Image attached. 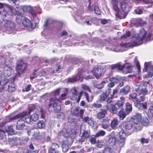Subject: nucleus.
<instances>
[{
	"label": "nucleus",
	"instance_id": "obj_13",
	"mask_svg": "<svg viewBox=\"0 0 153 153\" xmlns=\"http://www.w3.org/2000/svg\"><path fill=\"white\" fill-rule=\"evenodd\" d=\"M121 7L122 10L123 11V15L122 16H120L122 18H125L129 11V8L128 6L126 4L122 3L121 4Z\"/></svg>",
	"mask_w": 153,
	"mask_h": 153
},
{
	"label": "nucleus",
	"instance_id": "obj_46",
	"mask_svg": "<svg viewBox=\"0 0 153 153\" xmlns=\"http://www.w3.org/2000/svg\"><path fill=\"white\" fill-rule=\"evenodd\" d=\"M130 32L129 31H127L125 34L123 35V36L121 37V38L123 39L127 38V37H129L130 36Z\"/></svg>",
	"mask_w": 153,
	"mask_h": 153
},
{
	"label": "nucleus",
	"instance_id": "obj_50",
	"mask_svg": "<svg viewBox=\"0 0 153 153\" xmlns=\"http://www.w3.org/2000/svg\"><path fill=\"white\" fill-rule=\"evenodd\" d=\"M82 87L84 90L89 91L90 92H91V91L89 87L86 85L84 84L82 85Z\"/></svg>",
	"mask_w": 153,
	"mask_h": 153
},
{
	"label": "nucleus",
	"instance_id": "obj_48",
	"mask_svg": "<svg viewBox=\"0 0 153 153\" xmlns=\"http://www.w3.org/2000/svg\"><path fill=\"white\" fill-rule=\"evenodd\" d=\"M94 12L95 13L98 15H100V11L99 10V7L97 6L95 7V8L94 9Z\"/></svg>",
	"mask_w": 153,
	"mask_h": 153
},
{
	"label": "nucleus",
	"instance_id": "obj_17",
	"mask_svg": "<svg viewBox=\"0 0 153 153\" xmlns=\"http://www.w3.org/2000/svg\"><path fill=\"white\" fill-rule=\"evenodd\" d=\"M12 68L11 67L7 66H5L4 68V75L6 77L9 76L10 75Z\"/></svg>",
	"mask_w": 153,
	"mask_h": 153
},
{
	"label": "nucleus",
	"instance_id": "obj_54",
	"mask_svg": "<svg viewBox=\"0 0 153 153\" xmlns=\"http://www.w3.org/2000/svg\"><path fill=\"white\" fill-rule=\"evenodd\" d=\"M93 106L96 108H100L101 107V105L100 104L94 103L93 104Z\"/></svg>",
	"mask_w": 153,
	"mask_h": 153
},
{
	"label": "nucleus",
	"instance_id": "obj_12",
	"mask_svg": "<svg viewBox=\"0 0 153 153\" xmlns=\"http://www.w3.org/2000/svg\"><path fill=\"white\" fill-rule=\"evenodd\" d=\"M104 109H102L97 114V117L98 119H101L105 117L107 113V111L108 109V106L106 105L104 107Z\"/></svg>",
	"mask_w": 153,
	"mask_h": 153
},
{
	"label": "nucleus",
	"instance_id": "obj_8",
	"mask_svg": "<svg viewBox=\"0 0 153 153\" xmlns=\"http://www.w3.org/2000/svg\"><path fill=\"white\" fill-rule=\"evenodd\" d=\"M105 71V68L101 66L98 65L95 67L94 70L91 71V72L97 78L103 75Z\"/></svg>",
	"mask_w": 153,
	"mask_h": 153
},
{
	"label": "nucleus",
	"instance_id": "obj_16",
	"mask_svg": "<svg viewBox=\"0 0 153 153\" xmlns=\"http://www.w3.org/2000/svg\"><path fill=\"white\" fill-rule=\"evenodd\" d=\"M80 135L82 138L80 140V141L82 142L84 141V139L87 138L89 137V133L87 131H81Z\"/></svg>",
	"mask_w": 153,
	"mask_h": 153
},
{
	"label": "nucleus",
	"instance_id": "obj_51",
	"mask_svg": "<svg viewBox=\"0 0 153 153\" xmlns=\"http://www.w3.org/2000/svg\"><path fill=\"white\" fill-rule=\"evenodd\" d=\"M145 97L143 96H141L139 97V99L137 98L136 100V102H137V101H139V102H141L145 100Z\"/></svg>",
	"mask_w": 153,
	"mask_h": 153
},
{
	"label": "nucleus",
	"instance_id": "obj_21",
	"mask_svg": "<svg viewBox=\"0 0 153 153\" xmlns=\"http://www.w3.org/2000/svg\"><path fill=\"white\" fill-rule=\"evenodd\" d=\"M135 106L138 108L140 109H146L147 107V103H141L139 101L135 102Z\"/></svg>",
	"mask_w": 153,
	"mask_h": 153
},
{
	"label": "nucleus",
	"instance_id": "obj_28",
	"mask_svg": "<svg viewBox=\"0 0 153 153\" xmlns=\"http://www.w3.org/2000/svg\"><path fill=\"white\" fill-rule=\"evenodd\" d=\"M120 100H118L117 103L115 104L117 107H118L119 109L122 107L123 105L125 100V97H121L120 98Z\"/></svg>",
	"mask_w": 153,
	"mask_h": 153
},
{
	"label": "nucleus",
	"instance_id": "obj_5",
	"mask_svg": "<svg viewBox=\"0 0 153 153\" xmlns=\"http://www.w3.org/2000/svg\"><path fill=\"white\" fill-rule=\"evenodd\" d=\"M87 73V71L79 72L76 77L68 79V82H73L78 80L82 82L83 80L82 77H83L85 79H90L93 78L92 76L90 75L85 76Z\"/></svg>",
	"mask_w": 153,
	"mask_h": 153
},
{
	"label": "nucleus",
	"instance_id": "obj_19",
	"mask_svg": "<svg viewBox=\"0 0 153 153\" xmlns=\"http://www.w3.org/2000/svg\"><path fill=\"white\" fill-rule=\"evenodd\" d=\"M111 92V89L108 88L106 92L104 93L100 96V99L102 101H105L107 98L108 96V94L110 93Z\"/></svg>",
	"mask_w": 153,
	"mask_h": 153
},
{
	"label": "nucleus",
	"instance_id": "obj_44",
	"mask_svg": "<svg viewBox=\"0 0 153 153\" xmlns=\"http://www.w3.org/2000/svg\"><path fill=\"white\" fill-rule=\"evenodd\" d=\"M137 95V94L134 93H131L129 95V98H130L133 99H135L136 101V100L137 99V98H136Z\"/></svg>",
	"mask_w": 153,
	"mask_h": 153
},
{
	"label": "nucleus",
	"instance_id": "obj_11",
	"mask_svg": "<svg viewBox=\"0 0 153 153\" xmlns=\"http://www.w3.org/2000/svg\"><path fill=\"white\" fill-rule=\"evenodd\" d=\"M9 143L11 146H14L22 144L21 140L18 138L13 137L9 138Z\"/></svg>",
	"mask_w": 153,
	"mask_h": 153
},
{
	"label": "nucleus",
	"instance_id": "obj_64",
	"mask_svg": "<svg viewBox=\"0 0 153 153\" xmlns=\"http://www.w3.org/2000/svg\"><path fill=\"white\" fill-rule=\"evenodd\" d=\"M109 121V119L107 117H104L103 119L101 120V122L104 123L106 122H107Z\"/></svg>",
	"mask_w": 153,
	"mask_h": 153
},
{
	"label": "nucleus",
	"instance_id": "obj_10",
	"mask_svg": "<svg viewBox=\"0 0 153 153\" xmlns=\"http://www.w3.org/2000/svg\"><path fill=\"white\" fill-rule=\"evenodd\" d=\"M4 26L7 30L10 31L9 33H14L13 31L14 29L15 25L14 23L10 20L7 21L4 24Z\"/></svg>",
	"mask_w": 153,
	"mask_h": 153
},
{
	"label": "nucleus",
	"instance_id": "obj_25",
	"mask_svg": "<svg viewBox=\"0 0 153 153\" xmlns=\"http://www.w3.org/2000/svg\"><path fill=\"white\" fill-rule=\"evenodd\" d=\"M130 89V87L128 85L126 86L121 89L120 91V94L126 95L128 93Z\"/></svg>",
	"mask_w": 153,
	"mask_h": 153
},
{
	"label": "nucleus",
	"instance_id": "obj_42",
	"mask_svg": "<svg viewBox=\"0 0 153 153\" xmlns=\"http://www.w3.org/2000/svg\"><path fill=\"white\" fill-rule=\"evenodd\" d=\"M26 113V114H27V113ZM27 116V115H26V116L23 117L24 118H25V121L26 122L28 123V124H29V123H30L31 121H32V120H31V117H26Z\"/></svg>",
	"mask_w": 153,
	"mask_h": 153
},
{
	"label": "nucleus",
	"instance_id": "obj_32",
	"mask_svg": "<svg viewBox=\"0 0 153 153\" xmlns=\"http://www.w3.org/2000/svg\"><path fill=\"white\" fill-rule=\"evenodd\" d=\"M108 143L111 144V145H118L117 143V141L116 142L115 138L114 137H111L109 138L108 140Z\"/></svg>",
	"mask_w": 153,
	"mask_h": 153
},
{
	"label": "nucleus",
	"instance_id": "obj_29",
	"mask_svg": "<svg viewBox=\"0 0 153 153\" xmlns=\"http://www.w3.org/2000/svg\"><path fill=\"white\" fill-rule=\"evenodd\" d=\"M59 146L58 144L56 143H52L50 149V152H51L52 151H56V152H57V150H59Z\"/></svg>",
	"mask_w": 153,
	"mask_h": 153
},
{
	"label": "nucleus",
	"instance_id": "obj_6",
	"mask_svg": "<svg viewBox=\"0 0 153 153\" xmlns=\"http://www.w3.org/2000/svg\"><path fill=\"white\" fill-rule=\"evenodd\" d=\"M143 117L140 113H137L133 117V123H134V127L137 131L141 129L142 126L141 125V121Z\"/></svg>",
	"mask_w": 153,
	"mask_h": 153
},
{
	"label": "nucleus",
	"instance_id": "obj_14",
	"mask_svg": "<svg viewBox=\"0 0 153 153\" xmlns=\"http://www.w3.org/2000/svg\"><path fill=\"white\" fill-rule=\"evenodd\" d=\"M135 90L137 92L140 91L141 93L144 95H146L148 93V90L144 86L140 85L137 86L135 88Z\"/></svg>",
	"mask_w": 153,
	"mask_h": 153
},
{
	"label": "nucleus",
	"instance_id": "obj_37",
	"mask_svg": "<svg viewBox=\"0 0 153 153\" xmlns=\"http://www.w3.org/2000/svg\"><path fill=\"white\" fill-rule=\"evenodd\" d=\"M2 18L4 20V19H5L6 18H10L12 17V16L10 15L9 14H8L5 11H3L2 12Z\"/></svg>",
	"mask_w": 153,
	"mask_h": 153
},
{
	"label": "nucleus",
	"instance_id": "obj_57",
	"mask_svg": "<svg viewBox=\"0 0 153 153\" xmlns=\"http://www.w3.org/2000/svg\"><path fill=\"white\" fill-rule=\"evenodd\" d=\"M84 111V109H81L79 111V115L82 118L83 117Z\"/></svg>",
	"mask_w": 153,
	"mask_h": 153
},
{
	"label": "nucleus",
	"instance_id": "obj_2",
	"mask_svg": "<svg viewBox=\"0 0 153 153\" xmlns=\"http://www.w3.org/2000/svg\"><path fill=\"white\" fill-rule=\"evenodd\" d=\"M66 96L67 94L64 93L61 94L58 100H56L55 98H51L49 104V107H52L55 111L59 112L61 110V107L60 105H57V102L66 99Z\"/></svg>",
	"mask_w": 153,
	"mask_h": 153
},
{
	"label": "nucleus",
	"instance_id": "obj_35",
	"mask_svg": "<svg viewBox=\"0 0 153 153\" xmlns=\"http://www.w3.org/2000/svg\"><path fill=\"white\" fill-rule=\"evenodd\" d=\"M149 121L146 118H144L143 117L142 120L141 121V125L142 124L145 126H147L149 125Z\"/></svg>",
	"mask_w": 153,
	"mask_h": 153
},
{
	"label": "nucleus",
	"instance_id": "obj_27",
	"mask_svg": "<svg viewBox=\"0 0 153 153\" xmlns=\"http://www.w3.org/2000/svg\"><path fill=\"white\" fill-rule=\"evenodd\" d=\"M119 121L116 119H114L111 122L110 125L112 129H115L118 125Z\"/></svg>",
	"mask_w": 153,
	"mask_h": 153
},
{
	"label": "nucleus",
	"instance_id": "obj_56",
	"mask_svg": "<svg viewBox=\"0 0 153 153\" xmlns=\"http://www.w3.org/2000/svg\"><path fill=\"white\" fill-rule=\"evenodd\" d=\"M90 141L92 144H94L96 142V139L95 138L92 137L90 138Z\"/></svg>",
	"mask_w": 153,
	"mask_h": 153
},
{
	"label": "nucleus",
	"instance_id": "obj_61",
	"mask_svg": "<svg viewBox=\"0 0 153 153\" xmlns=\"http://www.w3.org/2000/svg\"><path fill=\"white\" fill-rule=\"evenodd\" d=\"M149 113H150L152 117H153V106L150 107L149 108Z\"/></svg>",
	"mask_w": 153,
	"mask_h": 153
},
{
	"label": "nucleus",
	"instance_id": "obj_20",
	"mask_svg": "<svg viewBox=\"0 0 153 153\" xmlns=\"http://www.w3.org/2000/svg\"><path fill=\"white\" fill-rule=\"evenodd\" d=\"M108 110H109L111 112L114 114H116L117 113V110L119 108L118 107L115 105L111 104L110 105L109 107H108Z\"/></svg>",
	"mask_w": 153,
	"mask_h": 153
},
{
	"label": "nucleus",
	"instance_id": "obj_4",
	"mask_svg": "<svg viewBox=\"0 0 153 153\" xmlns=\"http://www.w3.org/2000/svg\"><path fill=\"white\" fill-rule=\"evenodd\" d=\"M16 20L18 23H22L25 27L33 29L36 25L35 24L34 25L28 19L22 15L17 16L16 18Z\"/></svg>",
	"mask_w": 153,
	"mask_h": 153
},
{
	"label": "nucleus",
	"instance_id": "obj_41",
	"mask_svg": "<svg viewBox=\"0 0 153 153\" xmlns=\"http://www.w3.org/2000/svg\"><path fill=\"white\" fill-rule=\"evenodd\" d=\"M38 127L39 128H42L44 127L45 125L43 121H39L37 124Z\"/></svg>",
	"mask_w": 153,
	"mask_h": 153
},
{
	"label": "nucleus",
	"instance_id": "obj_52",
	"mask_svg": "<svg viewBox=\"0 0 153 153\" xmlns=\"http://www.w3.org/2000/svg\"><path fill=\"white\" fill-rule=\"evenodd\" d=\"M134 12L138 14H140L143 13V10L141 9H137L134 10Z\"/></svg>",
	"mask_w": 153,
	"mask_h": 153
},
{
	"label": "nucleus",
	"instance_id": "obj_40",
	"mask_svg": "<svg viewBox=\"0 0 153 153\" xmlns=\"http://www.w3.org/2000/svg\"><path fill=\"white\" fill-rule=\"evenodd\" d=\"M105 132L103 130H100L98 131L95 135L96 137H98L100 136H104L105 134Z\"/></svg>",
	"mask_w": 153,
	"mask_h": 153
},
{
	"label": "nucleus",
	"instance_id": "obj_55",
	"mask_svg": "<svg viewBox=\"0 0 153 153\" xmlns=\"http://www.w3.org/2000/svg\"><path fill=\"white\" fill-rule=\"evenodd\" d=\"M126 69L127 70L126 73H130L131 71V70H132V67L130 66H127L126 68Z\"/></svg>",
	"mask_w": 153,
	"mask_h": 153
},
{
	"label": "nucleus",
	"instance_id": "obj_23",
	"mask_svg": "<svg viewBox=\"0 0 153 153\" xmlns=\"http://www.w3.org/2000/svg\"><path fill=\"white\" fill-rule=\"evenodd\" d=\"M5 129L9 135H13L15 134L12 126H8L5 128Z\"/></svg>",
	"mask_w": 153,
	"mask_h": 153
},
{
	"label": "nucleus",
	"instance_id": "obj_7",
	"mask_svg": "<svg viewBox=\"0 0 153 153\" xmlns=\"http://www.w3.org/2000/svg\"><path fill=\"white\" fill-rule=\"evenodd\" d=\"M118 137L119 138L117 143H118L119 146L117 147V149L115 153H118L120 147H122L124 144L126 137V135L124 131L122 130L119 132Z\"/></svg>",
	"mask_w": 153,
	"mask_h": 153
},
{
	"label": "nucleus",
	"instance_id": "obj_30",
	"mask_svg": "<svg viewBox=\"0 0 153 153\" xmlns=\"http://www.w3.org/2000/svg\"><path fill=\"white\" fill-rule=\"evenodd\" d=\"M112 3L114 10L117 12H118L119 9L118 7V2L117 0H112Z\"/></svg>",
	"mask_w": 153,
	"mask_h": 153
},
{
	"label": "nucleus",
	"instance_id": "obj_53",
	"mask_svg": "<svg viewBox=\"0 0 153 153\" xmlns=\"http://www.w3.org/2000/svg\"><path fill=\"white\" fill-rule=\"evenodd\" d=\"M88 124L90 126L92 127H94V121L91 119L89 120L88 123Z\"/></svg>",
	"mask_w": 153,
	"mask_h": 153
},
{
	"label": "nucleus",
	"instance_id": "obj_15",
	"mask_svg": "<svg viewBox=\"0 0 153 153\" xmlns=\"http://www.w3.org/2000/svg\"><path fill=\"white\" fill-rule=\"evenodd\" d=\"M7 8L9 10V11L11 12L12 13L18 15H22L21 12L19 11L18 8L17 7H16V8L12 6H7Z\"/></svg>",
	"mask_w": 153,
	"mask_h": 153
},
{
	"label": "nucleus",
	"instance_id": "obj_31",
	"mask_svg": "<svg viewBox=\"0 0 153 153\" xmlns=\"http://www.w3.org/2000/svg\"><path fill=\"white\" fill-rule=\"evenodd\" d=\"M145 22L143 21L141 19H138L136 20V22L134 24V25L136 27L139 26H142L145 24Z\"/></svg>",
	"mask_w": 153,
	"mask_h": 153
},
{
	"label": "nucleus",
	"instance_id": "obj_24",
	"mask_svg": "<svg viewBox=\"0 0 153 153\" xmlns=\"http://www.w3.org/2000/svg\"><path fill=\"white\" fill-rule=\"evenodd\" d=\"M71 113L77 116L79 115V108L78 107H73L71 110Z\"/></svg>",
	"mask_w": 153,
	"mask_h": 153
},
{
	"label": "nucleus",
	"instance_id": "obj_49",
	"mask_svg": "<svg viewBox=\"0 0 153 153\" xmlns=\"http://www.w3.org/2000/svg\"><path fill=\"white\" fill-rule=\"evenodd\" d=\"M140 142L142 143H148L149 142V140L147 139H145L144 138H142L140 139Z\"/></svg>",
	"mask_w": 153,
	"mask_h": 153
},
{
	"label": "nucleus",
	"instance_id": "obj_43",
	"mask_svg": "<svg viewBox=\"0 0 153 153\" xmlns=\"http://www.w3.org/2000/svg\"><path fill=\"white\" fill-rule=\"evenodd\" d=\"M8 82V80L6 78H4L0 81V85H3L6 84Z\"/></svg>",
	"mask_w": 153,
	"mask_h": 153
},
{
	"label": "nucleus",
	"instance_id": "obj_47",
	"mask_svg": "<svg viewBox=\"0 0 153 153\" xmlns=\"http://www.w3.org/2000/svg\"><path fill=\"white\" fill-rule=\"evenodd\" d=\"M109 80L111 82H113L114 83H117L119 82V80L118 79H117V78H116L114 77H112L110 78Z\"/></svg>",
	"mask_w": 153,
	"mask_h": 153
},
{
	"label": "nucleus",
	"instance_id": "obj_34",
	"mask_svg": "<svg viewBox=\"0 0 153 153\" xmlns=\"http://www.w3.org/2000/svg\"><path fill=\"white\" fill-rule=\"evenodd\" d=\"M84 95L87 101L88 102H91L92 101L94 97V96H93L91 95L90 96L86 92H85L84 93Z\"/></svg>",
	"mask_w": 153,
	"mask_h": 153
},
{
	"label": "nucleus",
	"instance_id": "obj_26",
	"mask_svg": "<svg viewBox=\"0 0 153 153\" xmlns=\"http://www.w3.org/2000/svg\"><path fill=\"white\" fill-rule=\"evenodd\" d=\"M132 122V121H127L124 123V125L126 129L128 130L131 129L133 126Z\"/></svg>",
	"mask_w": 153,
	"mask_h": 153
},
{
	"label": "nucleus",
	"instance_id": "obj_39",
	"mask_svg": "<svg viewBox=\"0 0 153 153\" xmlns=\"http://www.w3.org/2000/svg\"><path fill=\"white\" fill-rule=\"evenodd\" d=\"M30 117H31L32 121L34 122L38 120L39 117L38 115L36 114H33L30 116Z\"/></svg>",
	"mask_w": 153,
	"mask_h": 153
},
{
	"label": "nucleus",
	"instance_id": "obj_60",
	"mask_svg": "<svg viewBox=\"0 0 153 153\" xmlns=\"http://www.w3.org/2000/svg\"><path fill=\"white\" fill-rule=\"evenodd\" d=\"M4 133L3 131L0 130V140L3 138L4 137Z\"/></svg>",
	"mask_w": 153,
	"mask_h": 153
},
{
	"label": "nucleus",
	"instance_id": "obj_59",
	"mask_svg": "<svg viewBox=\"0 0 153 153\" xmlns=\"http://www.w3.org/2000/svg\"><path fill=\"white\" fill-rule=\"evenodd\" d=\"M15 89L16 88H15L13 87V88H12L11 86H8V90L9 91L13 92L14 91Z\"/></svg>",
	"mask_w": 153,
	"mask_h": 153
},
{
	"label": "nucleus",
	"instance_id": "obj_9",
	"mask_svg": "<svg viewBox=\"0 0 153 153\" xmlns=\"http://www.w3.org/2000/svg\"><path fill=\"white\" fill-rule=\"evenodd\" d=\"M145 68L149 71L146 76L147 77H151L153 76V68L151 66H153L150 62H146L144 63Z\"/></svg>",
	"mask_w": 153,
	"mask_h": 153
},
{
	"label": "nucleus",
	"instance_id": "obj_62",
	"mask_svg": "<svg viewBox=\"0 0 153 153\" xmlns=\"http://www.w3.org/2000/svg\"><path fill=\"white\" fill-rule=\"evenodd\" d=\"M102 128L104 129H106L108 127V125L106 123H103L102 124Z\"/></svg>",
	"mask_w": 153,
	"mask_h": 153
},
{
	"label": "nucleus",
	"instance_id": "obj_22",
	"mask_svg": "<svg viewBox=\"0 0 153 153\" xmlns=\"http://www.w3.org/2000/svg\"><path fill=\"white\" fill-rule=\"evenodd\" d=\"M125 67L124 65H121L120 63H117L116 64L113 65L111 66V69L115 68H117L119 70H122Z\"/></svg>",
	"mask_w": 153,
	"mask_h": 153
},
{
	"label": "nucleus",
	"instance_id": "obj_63",
	"mask_svg": "<svg viewBox=\"0 0 153 153\" xmlns=\"http://www.w3.org/2000/svg\"><path fill=\"white\" fill-rule=\"evenodd\" d=\"M118 91V89L117 88H115L113 90V92L112 94H111V95H112V96L114 95L115 94L117 93Z\"/></svg>",
	"mask_w": 153,
	"mask_h": 153
},
{
	"label": "nucleus",
	"instance_id": "obj_58",
	"mask_svg": "<svg viewBox=\"0 0 153 153\" xmlns=\"http://www.w3.org/2000/svg\"><path fill=\"white\" fill-rule=\"evenodd\" d=\"M30 12L33 16H36L37 14V13L33 10L32 8L31 9V10H30Z\"/></svg>",
	"mask_w": 153,
	"mask_h": 153
},
{
	"label": "nucleus",
	"instance_id": "obj_3",
	"mask_svg": "<svg viewBox=\"0 0 153 153\" xmlns=\"http://www.w3.org/2000/svg\"><path fill=\"white\" fill-rule=\"evenodd\" d=\"M26 115V112H24L22 113L17 115L14 117L11 118L9 117L8 119L9 120L7 121V122H9L11 121L12 120L19 118V120L17 122L16 127L17 130H22L24 127L25 126L24 124L25 120H24L23 117H24Z\"/></svg>",
	"mask_w": 153,
	"mask_h": 153
},
{
	"label": "nucleus",
	"instance_id": "obj_45",
	"mask_svg": "<svg viewBox=\"0 0 153 153\" xmlns=\"http://www.w3.org/2000/svg\"><path fill=\"white\" fill-rule=\"evenodd\" d=\"M105 82L104 81H102L100 84H98L97 85L96 87L97 88L99 89H101L102 88L104 85V84Z\"/></svg>",
	"mask_w": 153,
	"mask_h": 153
},
{
	"label": "nucleus",
	"instance_id": "obj_1",
	"mask_svg": "<svg viewBox=\"0 0 153 153\" xmlns=\"http://www.w3.org/2000/svg\"><path fill=\"white\" fill-rule=\"evenodd\" d=\"M147 33L143 29L140 30L138 34H135L133 37L132 42L134 46L141 44L143 40L146 42L150 40L151 35L149 34L147 37L146 38Z\"/></svg>",
	"mask_w": 153,
	"mask_h": 153
},
{
	"label": "nucleus",
	"instance_id": "obj_38",
	"mask_svg": "<svg viewBox=\"0 0 153 153\" xmlns=\"http://www.w3.org/2000/svg\"><path fill=\"white\" fill-rule=\"evenodd\" d=\"M126 111L130 112L132 110L131 104L127 102L126 103Z\"/></svg>",
	"mask_w": 153,
	"mask_h": 153
},
{
	"label": "nucleus",
	"instance_id": "obj_36",
	"mask_svg": "<svg viewBox=\"0 0 153 153\" xmlns=\"http://www.w3.org/2000/svg\"><path fill=\"white\" fill-rule=\"evenodd\" d=\"M32 7L30 6H24L22 7V9L24 12H30Z\"/></svg>",
	"mask_w": 153,
	"mask_h": 153
},
{
	"label": "nucleus",
	"instance_id": "obj_33",
	"mask_svg": "<svg viewBox=\"0 0 153 153\" xmlns=\"http://www.w3.org/2000/svg\"><path fill=\"white\" fill-rule=\"evenodd\" d=\"M118 116L120 120H123L126 117V114L124 111L121 110L118 113Z\"/></svg>",
	"mask_w": 153,
	"mask_h": 153
},
{
	"label": "nucleus",
	"instance_id": "obj_18",
	"mask_svg": "<svg viewBox=\"0 0 153 153\" xmlns=\"http://www.w3.org/2000/svg\"><path fill=\"white\" fill-rule=\"evenodd\" d=\"M24 65H25L24 63L23 64H18L17 65L16 67V70L19 75H20V74L22 73L23 72L25 68Z\"/></svg>",
	"mask_w": 153,
	"mask_h": 153
}]
</instances>
